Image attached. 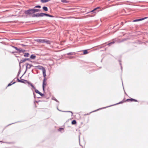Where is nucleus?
I'll return each mask as SVG.
<instances>
[{"label":"nucleus","instance_id":"f257e3e1","mask_svg":"<svg viewBox=\"0 0 148 148\" xmlns=\"http://www.w3.org/2000/svg\"><path fill=\"white\" fill-rule=\"evenodd\" d=\"M35 16L36 17H42L44 16H49L51 17H54L53 16L42 13H38L36 14Z\"/></svg>","mask_w":148,"mask_h":148},{"label":"nucleus","instance_id":"f03ea898","mask_svg":"<svg viewBox=\"0 0 148 148\" xmlns=\"http://www.w3.org/2000/svg\"><path fill=\"white\" fill-rule=\"evenodd\" d=\"M25 13L26 14L31 15L34 14L33 9H30L25 11Z\"/></svg>","mask_w":148,"mask_h":148},{"label":"nucleus","instance_id":"7ed1b4c3","mask_svg":"<svg viewBox=\"0 0 148 148\" xmlns=\"http://www.w3.org/2000/svg\"><path fill=\"white\" fill-rule=\"evenodd\" d=\"M38 41L42 43L46 42L48 44H49L50 43V42L49 41L45 39H39L38 40Z\"/></svg>","mask_w":148,"mask_h":148},{"label":"nucleus","instance_id":"20e7f679","mask_svg":"<svg viewBox=\"0 0 148 148\" xmlns=\"http://www.w3.org/2000/svg\"><path fill=\"white\" fill-rule=\"evenodd\" d=\"M47 78H44L43 80L42 88L43 90H44V88L47 85Z\"/></svg>","mask_w":148,"mask_h":148},{"label":"nucleus","instance_id":"39448f33","mask_svg":"<svg viewBox=\"0 0 148 148\" xmlns=\"http://www.w3.org/2000/svg\"><path fill=\"white\" fill-rule=\"evenodd\" d=\"M131 101V102H132V101H135V102H137L138 101L137 100L132 99L131 98L130 99H127V100H126V101Z\"/></svg>","mask_w":148,"mask_h":148},{"label":"nucleus","instance_id":"423d86ee","mask_svg":"<svg viewBox=\"0 0 148 148\" xmlns=\"http://www.w3.org/2000/svg\"><path fill=\"white\" fill-rule=\"evenodd\" d=\"M36 67L38 69L42 70V71H43V70H45L44 67L41 66H36Z\"/></svg>","mask_w":148,"mask_h":148},{"label":"nucleus","instance_id":"0eeeda50","mask_svg":"<svg viewBox=\"0 0 148 148\" xmlns=\"http://www.w3.org/2000/svg\"><path fill=\"white\" fill-rule=\"evenodd\" d=\"M26 67L27 69H29L32 66H33L32 65L29 64L27 63H26Z\"/></svg>","mask_w":148,"mask_h":148},{"label":"nucleus","instance_id":"6e6552de","mask_svg":"<svg viewBox=\"0 0 148 148\" xmlns=\"http://www.w3.org/2000/svg\"><path fill=\"white\" fill-rule=\"evenodd\" d=\"M35 92L36 93L39 94L40 96H42L44 95L43 94L40 92L38 90H35Z\"/></svg>","mask_w":148,"mask_h":148},{"label":"nucleus","instance_id":"1a4fd4ad","mask_svg":"<svg viewBox=\"0 0 148 148\" xmlns=\"http://www.w3.org/2000/svg\"><path fill=\"white\" fill-rule=\"evenodd\" d=\"M42 73H43V76L44 77V78H47L46 77V70H43V71H42Z\"/></svg>","mask_w":148,"mask_h":148},{"label":"nucleus","instance_id":"9d476101","mask_svg":"<svg viewBox=\"0 0 148 148\" xmlns=\"http://www.w3.org/2000/svg\"><path fill=\"white\" fill-rule=\"evenodd\" d=\"M144 19H145V18H142L140 19L135 20H133V22H136V21H140L143 20Z\"/></svg>","mask_w":148,"mask_h":148},{"label":"nucleus","instance_id":"9b49d317","mask_svg":"<svg viewBox=\"0 0 148 148\" xmlns=\"http://www.w3.org/2000/svg\"><path fill=\"white\" fill-rule=\"evenodd\" d=\"M33 12L34 13H35V12H38L40 11L39 10L37 9H33Z\"/></svg>","mask_w":148,"mask_h":148},{"label":"nucleus","instance_id":"f8f14e48","mask_svg":"<svg viewBox=\"0 0 148 148\" xmlns=\"http://www.w3.org/2000/svg\"><path fill=\"white\" fill-rule=\"evenodd\" d=\"M42 8H43V10H44L45 11H47L48 10V8H47V7H46L44 6V7H43Z\"/></svg>","mask_w":148,"mask_h":148},{"label":"nucleus","instance_id":"ddd939ff","mask_svg":"<svg viewBox=\"0 0 148 148\" xmlns=\"http://www.w3.org/2000/svg\"><path fill=\"white\" fill-rule=\"evenodd\" d=\"M28 59H24L23 60H21L20 61V62L21 63H23L24 62H25L27 60H28Z\"/></svg>","mask_w":148,"mask_h":148},{"label":"nucleus","instance_id":"4468645a","mask_svg":"<svg viewBox=\"0 0 148 148\" xmlns=\"http://www.w3.org/2000/svg\"><path fill=\"white\" fill-rule=\"evenodd\" d=\"M18 51H19V52H23L25 51V50L24 49H18Z\"/></svg>","mask_w":148,"mask_h":148},{"label":"nucleus","instance_id":"2eb2a0df","mask_svg":"<svg viewBox=\"0 0 148 148\" xmlns=\"http://www.w3.org/2000/svg\"><path fill=\"white\" fill-rule=\"evenodd\" d=\"M84 54L85 55L87 54L88 52L87 51V50H85L83 51Z\"/></svg>","mask_w":148,"mask_h":148},{"label":"nucleus","instance_id":"dca6fc26","mask_svg":"<svg viewBox=\"0 0 148 148\" xmlns=\"http://www.w3.org/2000/svg\"><path fill=\"white\" fill-rule=\"evenodd\" d=\"M50 0H41V1L42 3H45L50 1Z\"/></svg>","mask_w":148,"mask_h":148},{"label":"nucleus","instance_id":"f3484780","mask_svg":"<svg viewBox=\"0 0 148 148\" xmlns=\"http://www.w3.org/2000/svg\"><path fill=\"white\" fill-rule=\"evenodd\" d=\"M76 123V121L75 120H73L72 121L71 123L73 125H75Z\"/></svg>","mask_w":148,"mask_h":148},{"label":"nucleus","instance_id":"a211bd4d","mask_svg":"<svg viewBox=\"0 0 148 148\" xmlns=\"http://www.w3.org/2000/svg\"><path fill=\"white\" fill-rule=\"evenodd\" d=\"M29 54L28 53H25L24 56L26 57H29Z\"/></svg>","mask_w":148,"mask_h":148},{"label":"nucleus","instance_id":"6ab92c4d","mask_svg":"<svg viewBox=\"0 0 148 148\" xmlns=\"http://www.w3.org/2000/svg\"><path fill=\"white\" fill-rule=\"evenodd\" d=\"M36 56L33 55H32L30 56V58L32 59H34L36 58Z\"/></svg>","mask_w":148,"mask_h":148},{"label":"nucleus","instance_id":"aec40b11","mask_svg":"<svg viewBox=\"0 0 148 148\" xmlns=\"http://www.w3.org/2000/svg\"><path fill=\"white\" fill-rule=\"evenodd\" d=\"M61 2L62 3H67L68 2L66 0H61Z\"/></svg>","mask_w":148,"mask_h":148},{"label":"nucleus","instance_id":"412c9836","mask_svg":"<svg viewBox=\"0 0 148 148\" xmlns=\"http://www.w3.org/2000/svg\"><path fill=\"white\" fill-rule=\"evenodd\" d=\"M99 8V7H97L95 8L93 10L91 11L90 12H93L94 11L96 10L97 9H98V8Z\"/></svg>","mask_w":148,"mask_h":148},{"label":"nucleus","instance_id":"4be33fe9","mask_svg":"<svg viewBox=\"0 0 148 148\" xmlns=\"http://www.w3.org/2000/svg\"><path fill=\"white\" fill-rule=\"evenodd\" d=\"M29 85L30 86H32V88H35V87H34V85L31 83V84H29Z\"/></svg>","mask_w":148,"mask_h":148},{"label":"nucleus","instance_id":"5701e85b","mask_svg":"<svg viewBox=\"0 0 148 148\" xmlns=\"http://www.w3.org/2000/svg\"><path fill=\"white\" fill-rule=\"evenodd\" d=\"M114 43V42H111L108 43V45L110 46L111 44H113Z\"/></svg>","mask_w":148,"mask_h":148},{"label":"nucleus","instance_id":"b1692460","mask_svg":"<svg viewBox=\"0 0 148 148\" xmlns=\"http://www.w3.org/2000/svg\"><path fill=\"white\" fill-rule=\"evenodd\" d=\"M12 47L14 48L15 49H16V50L18 51V49L17 47H15L14 46H12Z\"/></svg>","mask_w":148,"mask_h":148},{"label":"nucleus","instance_id":"393cba45","mask_svg":"<svg viewBox=\"0 0 148 148\" xmlns=\"http://www.w3.org/2000/svg\"><path fill=\"white\" fill-rule=\"evenodd\" d=\"M35 8H40L41 6L40 5H37L35 7Z\"/></svg>","mask_w":148,"mask_h":148},{"label":"nucleus","instance_id":"a878e982","mask_svg":"<svg viewBox=\"0 0 148 148\" xmlns=\"http://www.w3.org/2000/svg\"><path fill=\"white\" fill-rule=\"evenodd\" d=\"M18 81L19 82H21L22 83H24V82L21 80H20L19 79H18Z\"/></svg>","mask_w":148,"mask_h":148},{"label":"nucleus","instance_id":"bb28decb","mask_svg":"<svg viewBox=\"0 0 148 148\" xmlns=\"http://www.w3.org/2000/svg\"><path fill=\"white\" fill-rule=\"evenodd\" d=\"M64 112H71L72 113V115L73 114V113L71 111H64Z\"/></svg>","mask_w":148,"mask_h":148},{"label":"nucleus","instance_id":"cd10ccee","mask_svg":"<svg viewBox=\"0 0 148 148\" xmlns=\"http://www.w3.org/2000/svg\"><path fill=\"white\" fill-rule=\"evenodd\" d=\"M27 82V83L29 84H29H31V83L30 82H28L27 81H26Z\"/></svg>","mask_w":148,"mask_h":148},{"label":"nucleus","instance_id":"c85d7f7f","mask_svg":"<svg viewBox=\"0 0 148 148\" xmlns=\"http://www.w3.org/2000/svg\"><path fill=\"white\" fill-rule=\"evenodd\" d=\"M21 45L22 46H25V45H24L23 44H21Z\"/></svg>","mask_w":148,"mask_h":148},{"label":"nucleus","instance_id":"c756f323","mask_svg":"<svg viewBox=\"0 0 148 148\" xmlns=\"http://www.w3.org/2000/svg\"><path fill=\"white\" fill-rule=\"evenodd\" d=\"M11 85V84H10V83L8 85V86H10Z\"/></svg>","mask_w":148,"mask_h":148},{"label":"nucleus","instance_id":"7c9ffc66","mask_svg":"<svg viewBox=\"0 0 148 148\" xmlns=\"http://www.w3.org/2000/svg\"><path fill=\"white\" fill-rule=\"evenodd\" d=\"M121 25H123V22H122L121 23Z\"/></svg>","mask_w":148,"mask_h":148},{"label":"nucleus","instance_id":"2f4dec72","mask_svg":"<svg viewBox=\"0 0 148 148\" xmlns=\"http://www.w3.org/2000/svg\"><path fill=\"white\" fill-rule=\"evenodd\" d=\"M90 113L87 114V115H89Z\"/></svg>","mask_w":148,"mask_h":148}]
</instances>
